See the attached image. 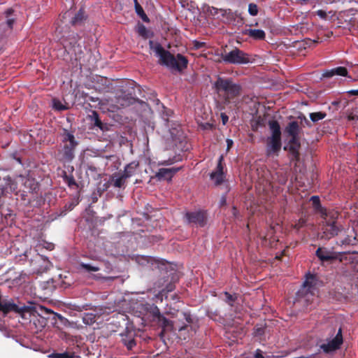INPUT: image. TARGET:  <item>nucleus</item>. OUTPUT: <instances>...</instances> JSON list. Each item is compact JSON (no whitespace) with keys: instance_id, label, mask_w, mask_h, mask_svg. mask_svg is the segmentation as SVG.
I'll list each match as a JSON object with an SVG mask.
<instances>
[{"instance_id":"24","label":"nucleus","mask_w":358,"mask_h":358,"mask_svg":"<svg viewBox=\"0 0 358 358\" xmlns=\"http://www.w3.org/2000/svg\"><path fill=\"white\" fill-rule=\"evenodd\" d=\"M80 267L87 272H96L100 270L99 267L90 264L81 263L80 264Z\"/></svg>"},{"instance_id":"34","label":"nucleus","mask_w":358,"mask_h":358,"mask_svg":"<svg viewBox=\"0 0 358 358\" xmlns=\"http://www.w3.org/2000/svg\"><path fill=\"white\" fill-rule=\"evenodd\" d=\"M316 14L322 19H325L327 17V13L324 10H318L316 11Z\"/></svg>"},{"instance_id":"43","label":"nucleus","mask_w":358,"mask_h":358,"mask_svg":"<svg viewBox=\"0 0 358 358\" xmlns=\"http://www.w3.org/2000/svg\"><path fill=\"white\" fill-rule=\"evenodd\" d=\"M348 119H349V120H355V116H354V115H352V114H350V115H348Z\"/></svg>"},{"instance_id":"6","label":"nucleus","mask_w":358,"mask_h":358,"mask_svg":"<svg viewBox=\"0 0 358 358\" xmlns=\"http://www.w3.org/2000/svg\"><path fill=\"white\" fill-rule=\"evenodd\" d=\"M222 58L224 62L231 64H247L250 62L248 55L237 48L226 53L223 55Z\"/></svg>"},{"instance_id":"41","label":"nucleus","mask_w":358,"mask_h":358,"mask_svg":"<svg viewBox=\"0 0 358 358\" xmlns=\"http://www.w3.org/2000/svg\"><path fill=\"white\" fill-rule=\"evenodd\" d=\"M71 11H67L64 14V16L63 17L65 18L66 17H70L71 15Z\"/></svg>"},{"instance_id":"25","label":"nucleus","mask_w":358,"mask_h":358,"mask_svg":"<svg viewBox=\"0 0 358 358\" xmlns=\"http://www.w3.org/2000/svg\"><path fill=\"white\" fill-rule=\"evenodd\" d=\"M49 357H51V358H78V357H76L73 354H70L68 352L52 353L49 355Z\"/></svg>"},{"instance_id":"13","label":"nucleus","mask_w":358,"mask_h":358,"mask_svg":"<svg viewBox=\"0 0 358 358\" xmlns=\"http://www.w3.org/2000/svg\"><path fill=\"white\" fill-rule=\"evenodd\" d=\"M334 76H347L348 71L346 68L339 66L332 69L327 70L322 74V76L324 78H331Z\"/></svg>"},{"instance_id":"31","label":"nucleus","mask_w":358,"mask_h":358,"mask_svg":"<svg viewBox=\"0 0 358 358\" xmlns=\"http://www.w3.org/2000/svg\"><path fill=\"white\" fill-rule=\"evenodd\" d=\"M207 12L213 16L217 15L219 12H221L222 15H224V11L222 10H219L214 7H208L207 9Z\"/></svg>"},{"instance_id":"5","label":"nucleus","mask_w":358,"mask_h":358,"mask_svg":"<svg viewBox=\"0 0 358 358\" xmlns=\"http://www.w3.org/2000/svg\"><path fill=\"white\" fill-rule=\"evenodd\" d=\"M316 255L322 262H334L338 261L347 263L350 261L348 253L336 252L333 249L327 248H319L316 251Z\"/></svg>"},{"instance_id":"20","label":"nucleus","mask_w":358,"mask_h":358,"mask_svg":"<svg viewBox=\"0 0 358 358\" xmlns=\"http://www.w3.org/2000/svg\"><path fill=\"white\" fill-rule=\"evenodd\" d=\"M85 19V12L80 9L77 14L71 20V24L73 25L80 24Z\"/></svg>"},{"instance_id":"26","label":"nucleus","mask_w":358,"mask_h":358,"mask_svg":"<svg viewBox=\"0 0 358 358\" xmlns=\"http://www.w3.org/2000/svg\"><path fill=\"white\" fill-rule=\"evenodd\" d=\"M326 114L322 112L312 113L310 114L311 120L314 122L322 120L325 117Z\"/></svg>"},{"instance_id":"2","label":"nucleus","mask_w":358,"mask_h":358,"mask_svg":"<svg viewBox=\"0 0 358 358\" xmlns=\"http://www.w3.org/2000/svg\"><path fill=\"white\" fill-rule=\"evenodd\" d=\"M319 285L315 275L307 274L301 288L297 292V300L305 303L312 302L317 295Z\"/></svg>"},{"instance_id":"38","label":"nucleus","mask_w":358,"mask_h":358,"mask_svg":"<svg viewBox=\"0 0 358 358\" xmlns=\"http://www.w3.org/2000/svg\"><path fill=\"white\" fill-rule=\"evenodd\" d=\"M233 141L231 139H227V150H229L233 145Z\"/></svg>"},{"instance_id":"23","label":"nucleus","mask_w":358,"mask_h":358,"mask_svg":"<svg viewBox=\"0 0 358 358\" xmlns=\"http://www.w3.org/2000/svg\"><path fill=\"white\" fill-rule=\"evenodd\" d=\"M63 143H77V142L75 141L74 136L66 130L64 131L63 134Z\"/></svg>"},{"instance_id":"35","label":"nucleus","mask_w":358,"mask_h":358,"mask_svg":"<svg viewBox=\"0 0 358 358\" xmlns=\"http://www.w3.org/2000/svg\"><path fill=\"white\" fill-rule=\"evenodd\" d=\"M305 224V220L303 219H300L298 222L294 225V227L296 229H300Z\"/></svg>"},{"instance_id":"1","label":"nucleus","mask_w":358,"mask_h":358,"mask_svg":"<svg viewBox=\"0 0 358 358\" xmlns=\"http://www.w3.org/2000/svg\"><path fill=\"white\" fill-rule=\"evenodd\" d=\"M150 48L156 57L159 58V63L171 71H181L187 67V59L182 55L178 54L176 57L166 50L159 43L150 41Z\"/></svg>"},{"instance_id":"11","label":"nucleus","mask_w":358,"mask_h":358,"mask_svg":"<svg viewBox=\"0 0 358 358\" xmlns=\"http://www.w3.org/2000/svg\"><path fill=\"white\" fill-rule=\"evenodd\" d=\"M222 159L223 157L220 156L219 157V161L215 171L210 174L211 180H213L215 184L217 185L221 184L224 180L223 166L222 165Z\"/></svg>"},{"instance_id":"48","label":"nucleus","mask_w":358,"mask_h":358,"mask_svg":"<svg viewBox=\"0 0 358 358\" xmlns=\"http://www.w3.org/2000/svg\"><path fill=\"white\" fill-rule=\"evenodd\" d=\"M52 245H50V248H49V249H50V250H52Z\"/></svg>"},{"instance_id":"3","label":"nucleus","mask_w":358,"mask_h":358,"mask_svg":"<svg viewBox=\"0 0 358 358\" xmlns=\"http://www.w3.org/2000/svg\"><path fill=\"white\" fill-rule=\"evenodd\" d=\"M268 126L271 135L266 139V155L278 156L282 145L280 127L275 120L269 121Z\"/></svg>"},{"instance_id":"32","label":"nucleus","mask_w":358,"mask_h":358,"mask_svg":"<svg viewBox=\"0 0 358 358\" xmlns=\"http://www.w3.org/2000/svg\"><path fill=\"white\" fill-rule=\"evenodd\" d=\"M224 295L226 296V301L228 303L230 306H232V303L236 300V295L230 294L228 292H224Z\"/></svg>"},{"instance_id":"30","label":"nucleus","mask_w":358,"mask_h":358,"mask_svg":"<svg viewBox=\"0 0 358 358\" xmlns=\"http://www.w3.org/2000/svg\"><path fill=\"white\" fill-rule=\"evenodd\" d=\"M248 12L252 16L257 15L258 13L257 6L255 3H250L248 6Z\"/></svg>"},{"instance_id":"19","label":"nucleus","mask_w":358,"mask_h":358,"mask_svg":"<svg viewBox=\"0 0 358 358\" xmlns=\"http://www.w3.org/2000/svg\"><path fill=\"white\" fill-rule=\"evenodd\" d=\"M24 187L29 189L30 192H36L38 189V185L35 180L27 178L24 181Z\"/></svg>"},{"instance_id":"36","label":"nucleus","mask_w":358,"mask_h":358,"mask_svg":"<svg viewBox=\"0 0 358 358\" xmlns=\"http://www.w3.org/2000/svg\"><path fill=\"white\" fill-rule=\"evenodd\" d=\"M221 117H222V121L223 124H225L228 122V120H229L228 116L224 113H222Z\"/></svg>"},{"instance_id":"9","label":"nucleus","mask_w":358,"mask_h":358,"mask_svg":"<svg viewBox=\"0 0 358 358\" xmlns=\"http://www.w3.org/2000/svg\"><path fill=\"white\" fill-rule=\"evenodd\" d=\"M343 343L342 330L340 328L334 338L328 340L327 343L320 345V348L325 353H330L339 349Z\"/></svg>"},{"instance_id":"8","label":"nucleus","mask_w":358,"mask_h":358,"mask_svg":"<svg viewBox=\"0 0 358 358\" xmlns=\"http://www.w3.org/2000/svg\"><path fill=\"white\" fill-rule=\"evenodd\" d=\"M286 131L291 136L289 143L292 144L290 150L292 151L295 157H298L297 148L299 146L298 143L297 136L299 131V127L296 122H290L286 128Z\"/></svg>"},{"instance_id":"44","label":"nucleus","mask_w":358,"mask_h":358,"mask_svg":"<svg viewBox=\"0 0 358 358\" xmlns=\"http://www.w3.org/2000/svg\"><path fill=\"white\" fill-rule=\"evenodd\" d=\"M172 164L171 162H164L162 163V164H165V165H168V164Z\"/></svg>"},{"instance_id":"42","label":"nucleus","mask_w":358,"mask_h":358,"mask_svg":"<svg viewBox=\"0 0 358 358\" xmlns=\"http://www.w3.org/2000/svg\"><path fill=\"white\" fill-rule=\"evenodd\" d=\"M350 93L353 95H357L358 96V90H351L350 91Z\"/></svg>"},{"instance_id":"7","label":"nucleus","mask_w":358,"mask_h":358,"mask_svg":"<svg viewBox=\"0 0 358 358\" xmlns=\"http://www.w3.org/2000/svg\"><path fill=\"white\" fill-rule=\"evenodd\" d=\"M336 213H332L330 215V218H328V215L325 213H322V216L324 217L325 225L323 228V237L326 239H330L333 236L338 235V228L336 224V222L334 221Z\"/></svg>"},{"instance_id":"16","label":"nucleus","mask_w":358,"mask_h":358,"mask_svg":"<svg viewBox=\"0 0 358 358\" xmlns=\"http://www.w3.org/2000/svg\"><path fill=\"white\" fill-rule=\"evenodd\" d=\"M355 232L353 229H348V234L346 237L342 238L339 243H338L340 245H355L356 243V237L354 235Z\"/></svg>"},{"instance_id":"15","label":"nucleus","mask_w":358,"mask_h":358,"mask_svg":"<svg viewBox=\"0 0 358 358\" xmlns=\"http://www.w3.org/2000/svg\"><path fill=\"white\" fill-rule=\"evenodd\" d=\"M157 312L159 310H157ZM158 323L162 327V331L160 334V336L162 337L166 331L171 330L173 328V324L171 321L167 320L164 316L161 315L159 313H158Z\"/></svg>"},{"instance_id":"40","label":"nucleus","mask_w":358,"mask_h":358,"mask_svg":"<svg viewBox=\"0 0 358 358\" xmlns=\"http://www.w3.org/2000/svg\"><path fill=\"white\" fill-rule=\"evenodd\" d=\"M95 124L100 128L101 127V122L98 118L96 119Z\"/></svg>"},{"instance_id":"45","label":"nucleus","mask_w":358,"mask_h":358,"mask_svg":"<svg viewBox=\"0 0 358 358\" xmlns=\"http://www.w3.org/2000/svg\"><path fill=\"white\" fill-rule=\"evenodd\" d=\"M120 106H121L122 107H124V106H127V104H126V103H120Z\"/></svg>"},{"instance_id":"12","label":"nucleus","mask_w":358,"mask_h":358,"mask_svg":"<svg viewBox=\"0 0 358 358\" xmlns=\"http://www.w3.org/2000/svg\"><path fill=\"white\" fill-rule=\"evenodd\" d=\"M180 169L178 168H169V169H159L158 172L156 173V177L159 180H171L173 176Z\"/></svg>"},{"instance_id":"21","label":"nucleus","mask_w":358,"mask_h":358,"mask_svg":"<svg viewBox=\"0 0 358 358\" xmlns=\"http://www.w3.org/2000/svg\"><path fill=\"white\" fill-rule=\"evenodd\" d=\"M126 180H127V178H124V176L122 173L120 176H113L112 181H113V185L115 187H122L124 185Z\"/></svg>"},{"instance_id":"10","label":"nucleus","mask_w":358,"mask_h":358,"mask_svg":"<svg viewBox=\"0 0 358 358\" xmlns=\"http://www.w3.org/2000/svg\"><path fill=\"white\" fill-rule=\"evenodd\" d=\"M185 218L189 223L203 226L206 221V215L203 212H193L185 214Z\"/></svg>"},{"instance_id":"14","label":"nucleus","mask_w":358,"mask_h":358,"mask_svg":"<svg viewBox=\"0 0 358 358\" xmlns=\"http://www.w3.org/2000/svg\"><path fill=\"white\" fill-rule=\"evenodd\" d=\"M78 143H64V148L62 150L63 157L66 160H71L73 157L74 150Z\"/></svg>"},{"instance_id":"33","label":"nucleus","mask_w":358,"mask_h":358,"mask_svg":"<svg viewBox=\"0 0 358 358\" xmlns=\"http://www.w3.org/2000/svg\"><path fill=\"white\" fill-rule=\"evenodd\" d=\"M310 200L313 201V204L317 208L320 204V199L318 196H313L310 198Z\"/></svg>"},{"instance_id":"37","label":"nucleus","mask_w":358,"mask_h":358,"mask_svg":"<svg viewBox=\"0 0 358 358\" xmlns=\"http://www.w3.org/2000/svg\"><path fill=\"white\" fill-rule=\"evenodd\" d=\"M128 348L131 349L133 348V346L135 345V342L134 339H131L127 343H126Z\"/></svg>"},{"instance_id":"4","label":"nucleus","mask_w":358,"mask_h":358,"mask_svg":"<svg viewBox=\"0 0 358 358\" xmlns=\"http://www.w3.org/2000/svg\"><path fill=\"white\" fill-rule=\"evenodd\" d=\"M219 96L224 100L225 103L239 94L240 87L231 82L229 79L219 78L214 84Z\"/></svg>"},{"instance_id":"27","label":"nucleus","mask_w":358,"mask_h":358,"mask_svg":"<svg viewBox=\"0 0 358 358\" xmlns=\"http://www.w3.org/2000/svg\"><path fill=\"white\" fill-rule=\"evenodd\" d=\"M95 317L92 313H87L83 317V322L87 324H92L95 322Z\"/></svg>"},{"instance_id":"17","label":"nucleus","mask_w":358,"mask_h":358,"mask_svg":"<svg viewBox=\"0 0 358 358\" xmlns=\"http://www.w3.org/2000/svg\"><path fill=\"white\" fill-rule=\"evenodd\" d=\"M244 33L254 39L260 40L265 38V33L262 29H246Z\"/></svg>"},{"instance_id":"46","label":"nucleus","mask_w":358,"mask_h":358,"mask_svg":"<svg viewBox=\"0 0 358 358\" xmlns=\"http://www.w3.org/2000/svg\"><path fill=\"white\" fill-rule=\"evenodd\" d=\"M171 290H172V287L171 286L170 287H169L168 292L171 291Z\"/></svg>"},{"instance_id":"39","label":"nucleus","mask_w":358,"mask_h":358,"mask_svg":"<svg viewBox=\"0 0 358 358\" xmlns=\"http://www.w3.org/2000/svg\"><path fill=\"white\" fill-rule=\"evenodd\" d=\"M255 358H265L261 353L260 350H257L255 355Z\"/></svg>"},{"instance_id":"29","label":"nucleus","mask_w":358,"mask_h":358,"mask_svg":"<svg viewBox=\"0 0 358 358\" xmlns=\"http://www.w3.org/2000/svg\"><path fill=\"white\" fill-rule=\"evenodd\" d=\"M52 106L55 110H62L67 108L59 100L53 99L52 101Z\"/></svg>"},{"instance_id":"28","label":"nucleus","mask_w":358,"mask_h":358,"mask_svg":"<svg viewBox=\"0 0 358 358\" xmlns=\"http://www.w3.org/2000/svg\"><path fill=\"white\" fill-rule=\"evenodd\" d=\"M138 33L143 38H148L150 36V32L144 25H140L138 28Z\"/></svg>"},{"instance_id":"22","label":"nucleus","mask_w":358,"mask_h":358,"mask_svg":"<svg viewBox=\"0 0 358 358\" xmlns=\"http://www.w3.org/2000/svg\"><path fill=\"white\" fill-rule=\"evenodd\" d=\"M135 2V9L138 15L145 22L148 21V17L145 13L143 8L138 4L137 0H134Z\"/></svg>"},{"instance_id":"18","label":"nucleus","mask_w":358,"mask_h":358,"mask_svg":"<svg viewBox=\"0 0 358 358\" xmlns=\"http://www.w3.org/2000/svg\"><path fill=\"white\" fill-rule=\"evenodd\" d=\"M138 166V163H137L136 162H133L130 163L129 164H128L125 167L124 171L123 173L124 178H128L131 177V176L134 175Z\"/></svg>"},{"instance_id":"47","label":"nucleus","mask_w":358,"mask_h":358,"mask_svg":"<svg viewBox=\"0 0 358 358\" xmlns=\"http://www.w3.org/2000/svg\"><path fill=\"white\" fill-rule=\"evenodd\" d=\"M196 46V48H200L201 46V44H198Z\"/></svg>"}]
</instances>
